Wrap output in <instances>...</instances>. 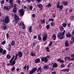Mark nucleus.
Returning a JSON list of instances; mask_svg holds the SVG:
<instances>
[{
	"label": "nucleus",
	"instance_id": "nucleus-48",
	"mask_svg": "<svg viewBox=\"0 0 74 74\" xmlns=\"http://www.w3.org/2000/svg\"><path fill=\"white\" fill-rule=\"evenodd\" d=\"M17 2L18 3H21V1H20V0H17Z\"/></svg>",
	"mask_w": 74,
	"mask_h": 74
},
{
	"label": "nucleus",
	"instance_id": "nucleus-59",
	"mask_svg": "<svg viewBox=\"0 0 74 74\" xmlns=\"http://www.w3.org/2000/svg\"><path fill=\"white\" fill-rule=\"evenodd\" d=\"M71 57H72V58H73V57H74V54H71Z\"/></svg>",
	"mask_w": 74,
	"mask_h": 74
},
{
	"label": "nucleus",
	"instance_id": "nucleus-39",
	"mask_svg": "<svg viewBox=\"0 0 74 74\" xmlns=\"http://www.w3.org/2000/svg\"><path fill=\"white\" fill-rule=\"evenodd\" d=\"M12 23H14V24H15V23H16V20L15 21V20H14L12 22Z\"/></svg>",
	"mask_w": 74,
	"mask_h": 74
},
{
	"label": "nucleus",
	"instance_id": "nucleus-42",
	"mask_svg": "<svg viewBox=\"0 0 74 74\" xmlns=\"http://www.w3.org/2000/svg\"><path fill=\"white\" fill-rule=\"evenodd\" d=\"M49 26H50L49 25H48L46 26V27L47 30H48V29H49Z\"/></svg>",
	"mask_w": 74,
	"mask_h": 74
},
{
	"label": "nucleus",
	"instance_id": "nucleus-47",
	"mask_svg": "<svg viewBox=\"0 0 74 74\" xmlns=\"http://www.w3.org/2000/svg\"><path fill=\"white\" fill-rule=\"evenodd\" d=\"M52 21V22H53V19L52 18H50L49 20V21Z\"/></svg>",
	"mask_w": 74,
	"mask_h": 74
},
{
	"label": "nucleus",
	"instance_id": "nucleus-8",
	"mask_svg": "<svg viewBox=\"0 0 74 74\" xmlns=\"http://www.w3.org/2000/svg\"><path fill=\"white\" fill-rule=\"evenodd\" d=\"M4 8V10H6V11H9L11 8V6H6V7L5 6Z\"/></svg>",
	"mask_w": 74,
	"mask_h": 74
},
{
	"label": "nucleus",
	"instance_id": "nucleus-22",
	"mask_svg": "<svg viewBox=\"0 0 74 74\" xmlns=\"http://www.w3.org/2000/svg\"><path fill=\"white\" fill-rule=\"evenodd\" d=\"M15 64V60H14L12 62V63L10 64V65L11 66H13Z\"/></svg>",
	"mask_w": 74,
	"mask_h": 74
},
{
	"label": "nucleus",
	"instance_id": "nucleus-44",
	"mask_svg": "<svg viewBox=\"0 0 74 74\" xmlns=\"http://www.w3.org/2000/svg\"><path fill=\"white\" fill-rule=\"evenodd\" d=\"M15 67H14V66L13 67V68H12V71H14V70H15Z\"/></svg>",
	"mask_w": 74,
	"mask_h": 74
},
{
	"label": "nucleus",
	"instance_id": "nucleus-60",
	"mask_svg": "<svg viewBox=\"0 0 74 74\" xmlns=\"http://www.w3.org/2000/svg\"><path fill=\"white\" fill-rule=\"evenodd\" d=\"M71 45H73V41H71Z\"/></svg>",
	"mask_w": 74,
	"mask_h": 74
},
{
	"label": "nucleus",
	"instance_id": "nucleus-27",
	"mask_svg": "<svg viewBox=\"0 0 74 74\" xmlns=\"http://www.w3.org/2000/svg\"><path fill=\"white\" fill-rule=\"evenodd\" d=\"M13 12H14V13H15V12H16V8H13Z\"/></svg>",
	"mask_w": 74,
	"mask_h": 74
},
{
	"label": "nucleus",
	"instance_id": "nucleus-46",
	"mask_svg": "<svg viewBox=\"0 0 74 74\" xmlns=\"http://www.w3.org/2000/svg\"><path fill=\"white\" fill-rule=\"evenodd\" d=\"M16 15V14H15V13H13L12 14V16H14Z\"/></svg>",
	"mask_w": 74,
	"mask_h": 74
},
{
	"label": "nucleus",
	"instance_id": "nucleus-23",
	"mask_svg": "<svg viewBox=\"0 0 74 74\" xmlns=\"http://www.w3.org/2000/svg\"><path fill=\"white\" fill-rule=\"evenodd\" d=\"M6 58L7 59H11V56L9 54H8L7 55Z\"/></svg>",
	"mask_w": 74,
	"mask_h": 74
},
{
	"label": "nucleus",
	"instance_id": "nucleus-9",
	"mask_svg": "<svg viewBox=\"0 0 74 74\" xmlns=\"http://www.w3.org/2000/svg\"><path fill=\"white\" fill-rule=\"evenodd\" d=\"M48 68H49V66L48 65H45L43 67V69L44 70H47Z\"/></svg>",
	"mask_w": 74,
	"mask_h": 74
},
{
	"label": "nucleus",
	"instance_id": "nucleus-50",
	"mask_svg": "<svg viewBox=\"0 0 74 74\" xmlns=\"http://www.w3.org/2000/svg\"><path fill=\"white\" fill-rule=\"evenodd\" d=\"M70 25H71V23H70L68 24V27H70Z\"/></svg>",
	"mask_w": 74,
	"mask_h": 74
},
{
	"label": "nucleus",
	"instance_id": "nucleus-5",
	"mask_svg": "<svg viewBox=\"0 0 74 74\" xmlns=\"http://www.w3.org/2000/svg\"><path fill=\"white\" fill-rule=\"evenodd\" d=\"M41 60L42 62H45V63L48 62V58L47 57H45V58L42 57L41 58Z\"/></svg>",
	"mask_w": 74,
	"mask_h": 74
},
{
	"label": "nucleus",
	"instance_id": "nucleus-34",
	"mask_svg": "<svg viewBox=\"0 0 74 74\" xmlns=\"http://www.w3.org/2000/svg\"><path fill=\"white\" fill-rule=\"evenodd\" d=\"M6 52H7V51H6V50H4L3 52V54L4 55V54H5Z\"/></svg>",
	"mask_w": 74,
	"mask_h": 74
},
{
	"label": "nucleus",
	"instance_id": "nucleus-17",
	"mask_svg": "<svg viewBox=\"0 0 74 74\" xmlns=\"http://www.w3.org/2000/svg\"><path fill=\"white\" fill-rule=\"evenodd\" d=\"M38 7H39L40 8H42L43 6L41 4H39L37 5Z\"/></svg>",
	"mask_w": 74,
	"mask_h": 74
},
{
	"label": "nucleus",
	"instance_id": "nucleus-25",
	"mask_svg": "<svg viewBox=\"0 0 74 74\" xmlns=\"http://www.w3.org/2000/svg\"><path fill=\"white\" fill-rule=\"evenodd\" d=\"M14 44H15V41H12L11 43V45L12 46H13V45H14Z\"/></svg>",
	"mask_w": 74,
	"mask_h": 74
},
{
	"label": "nucleus",
	"instance_id": "nucleus-51",
	"mask_svg": "<svg viewBox=\"0 0 74 74\" xmlns=\"http://www.w3.org/2000/svg\"><path fill=\"white\" fill-rule=\"evenodd\" d=\"M3 27V29L4 30H5V29H6V28H7V26H4Z\"/></svg>",
	"mask_w": 74,
	"mask_h": 74
},
{
	"label": "nucleus",
	"instance_id": "nucleus-30",
	"mask_svg": "<svg viewBox=\"0 0 74 74\" xmlns=\"http://www.w3.org/2000/svg\"><path fill=\"white\" fill-rule=\"evenodd\" d=\"M32 1V2H33V1H35V0H27V2H28V3H30V1Z\"/></svg>",
	"mask_w": 74,
	"mask_h": 74
},
{
	"label": "nucleus",
	"instance_id": "nucleus-33",
	"mask_svg": "<svg viewBox=\"0 0 74 74\" xmlns=\"http://www.w3.org/2000/svg\"><path fill=\"white\" fill-rule=\"evenodd\" d=\"M18 54H16L15 58H14V60H16V59H17V58H18Z\"/></svg>",
	"mask_w": 74,
	"mask_h": 74
},
{
	"label": "nucleus",
	"instance_id": "nucleus-49",
	"mask_svg": "<svg viewBox=\"0 0 74 74\" xmlns=\"http://www.w3.org/2000/svg\"><path fill=\"white\" fill-rule=\"evenodd\" d=\"M52 16L53 17V18H55V16H56V14H53L52 15Z\"/></svg>",
	"mask_w": 74,
	"mask_h": 74
},
{
	"label": "nucleus",
	"instance_id": "nucleus-54",
	"mask_svg": "<svg viewBox=\"0 0 74 74\" xmlns=\"http://www.w3.org/2000/svg\"><path fill=\"white\" fill-rule=\"evenodd\" d=\"M32 8H33V7H32V6H30V7L29 8L30 10H32Z\"/></svg>",
	"mask_w": 74,
	"mask_h": 74
},
{
	"label": "nucleus",
	"instance_id": "nucleus-20",
	"mask_svg": "<svg viewBox=\"0 0 74 74\" xmlns=\"http://www.w3.org/2000/svg\"><path fill=\"white\" fill-rule=\"evenodd\" d=\"M62 4H64V5H67V4H68V3L67 2H63L62 3Z\"/></svg>",
	"mask_w": 74,
	"mask_h": 74
},
{
	"label": "nucleus",
	"instance_id": "nucleus-40",
	"mask_svg": "<svg viewBox=\"0 0 74 74\" xmlns=\"http://www.w3.org/2000/svg\"><path fill=\"white\" fill-rule=\"evenodd\" d=\"M49 47H47L46 48V51H47V52H49Z\"/></svg>",
	"mask_w": 74,
	"mask_h": 74
},
{
	"label": "nucleus",
	"instance_id": "nucleus-12",
	"mask_svg": "<svg viewBox=\"0 0 74 74\" xmlns=\"http://www.w3.org/2000/svg\"><path fill=\"white\" fill-rule=\"evenodd\" d=\"M73 35H70V34L68 33L66 34V37L67 38H69V37H73Z\"/></svg>",
	"mask_w": 74,
	"mask_h": 74
},
{
	"label": "nucleus",
	"instance_id": "nucleus-4",
	"mask_svg": "<svg viewBox=\"0 0 74 74\" xmlns=\"http://www.w3.org/2000/svg\"><path fill=\"white\" fill-rule=\"evenodd\" d=\"M37 71V68H33L31 71L29 72V74H33V73H34L35 71Z\"/></svg>",
	"mask_w": 74,
	"mask_h": 74
},
{
	"label": "nucleus",
	"instance_id": "nucleus-13",
	"mask_svg": "<svg viewBox=\"0 0 74 74\" xmlns=\"http://www.w3.org/2000/svg\"><path fill=\"white\" fill-rule=\"evenodd\" d=\"M52 38L54 40H55L56 39V34H54L52 36Z\"/></svg>",
	"mask_w": 74,
	"mask_h": 74
},
{
	"label": "nucleus",
	"instance_id": "nucleus-18",
	"mask_svg": "<svg viewBox=\"0 0 74 74\" xmlns=\"http://www.w3.org/2000/svg\"><path fill=\"white\" fill-rule=\"evenodd\" d=\"M15 58V55L13 56L12 58L11 59V60H10V63H11L12 62V60H14V59Z\"/></svg>",
	"mask_w": 74,
	"mask_h": 74
},
{
	"label": "nucleus",
	"instance_id": "nucleus-6",
	"mask_svg": "<svg viewBox=\"0 0 74 74\" xmlns=\"http://www.w3.org/2000/svg\"><path fill=\"white\" fill-rule=\"evenodd\" d=\"M14 18L15 19L16 21V23H18L19 19V16L17 15H16V16H14Z\"/></svg>",
	"mask_w": 74,
	"mask_h": 74
},
{
	"label": "nucleus",
	"instance_id": "nucleus-35",
	"mask_svg": "<svg viewBox=\"0 0 74 74\" xmlns=\"http://www.w3.org/2000/svg\"><path fill=\"white\" fill-rule=\"evenodd\" d=\"M60 30L61 32H62V31L64 30V28L63 27H61L60 28Z\"/></svg>",
	"mask_w": 74,
	"mask_h": 74
},
{
	"label": "nucleus",
	"instance_id": "nucleus-10",
	"mask_svg": "<svg viewBox=\"0 0 74 74\" xmlns=\"http://www.w3.org/2000/svg\"><path fill=\"white\" fill-rule=\"evenodd\" d=\"M24 11V9H21L19 10V12L21 15L22 16H23V14L24 13V12H23V11Z\"/></svg>",
	"mask_w": 74,
	"mask_h": 74
},
{
	"label": "nucleus",
	"instance_id": "nucleus-45",
	"mask_svg": "<svg viewBox=\"0 0 74 74\" xmlns=\"http://www.w3.org/2000/svg\"><path fill=\"white\" fill-rule=\"evenodd\" d=\"M3 49L2 48L0 49V53H1L2 52H3Z\"/></svg>",
	"mask_w": 74,
	"mask_h": 74
},
{
	"label": "nucleus",
	"instance_id": "nucleus-58",
	"mask_svg": "<svg viewBox=\"0 0 74 74\" xmlns=\"http://www.w3.org/2000/svg\"><path fill=\"white\" fill-rule=\"evenodd\" d=\"M16 5L15 4L14 5V8H16Z\"/></svg>",
	"mask_w": 74,
	"mask_h": 74
},
{
	"label": "nucleus",
	"instance_id": "nucleus-41",
	"mask_svg": "<svg viewBox=\"0 0 74 74\" xmlns=\"http://www.w3.org/2000/svg\"><path fill=\"white\" fill-rule=\"evenodd\" d=\"M13 1V0H10L9 2L11 4H12V1Z\"/></svg>",
	"mask_w": 74,
	"mask_h": 74
},
{
	"label": "nucleus",
	"instance_id": "nucleus-62",
	"mask_svg": "<svg viewBox=\"0 0 74 74\" xmlns=\"http://www.w3.org/2000/svg\"><path fill=\"white\" fill-rule=\"evenodd\" d=\"M66 51H69V48H66Z\"/></svg>",
	"mask_w": 74,
	"mask_h": 74
},
{
	"label": "nucleus",
	"instance_id": "nucleus-56",
	"mask_svg": "<svg viewBox=\"0 0 74 74\" xmlns=\"http://www.w3.org/2000/svg\"><path fill=\"white\" fill-rule=\"evenodd\" d=\"M35 16H36V15H35V14H33L32 15V16L33 18H34V17H35Z\"/></svg>",
	"mask_w": 74,
	"mask_h": 74
},
{
	"label": "nucleus",
	"instance_id": "nucleus-29",
	"mask_svg": "<svg viewBox=\"0 0 74 74\" xmlns=\"http://www.w3.org/2000/svg\"><path fill=\"white\" fill-rule=\"evenodd\" d=\"M46 7H48V8L51 7V4L50 3H49L48 4V5H46Z\"/></svg>",
	"mask_w": 74,
	"mask_h": 74
},
{
	"label": "nucleus",
	"instance_id": "nucleus-43",
	"mask_svg": "<svg viewBox=\"0 0 74 74\" xmlns=\"http://www.w3.org/2000/svg\"><path fill=\"white\" fill-rule=\"evenodd\" d=\"M1 4H4V1L2 0L1 1Z\"/></svg>",
	"mask_w": 74,
	"mask_h": 74
},
{
	"label": "nucleus",
	"instance_id": "nucleus-7",
	"mask_svg": "<svg viewBox=\"0 0 74 74\" xmlns=\"http://www.w3.org/2000/svg\"><path fill=\"white\" fill-rule=\"evenodd\" d=\"M47 37H48L47 34H45L42 38L43 41H45L47 40Z\"/></svg>",
	"mask_w": 74,
	"mask_h": 74
},
{
	"label": "nucleus",
	"instance_id": "nucleus-52",
	"mask_svg": "<svg viewBox=\"0 0 74 74\" xmlns=\"http://www.w3.org/2000/svg\"><path fill=\"white\" fill-rule=\"evenodd\" d=\"M64 62V61H63V60H61L60 62H59L60 63H63V62Z\"/></svg>",
	"mask_w": 74,
	"mask_h": 74
},
{
	"label": "nucleus",
	"instance_id": "nucleus-21",
	"mask_svg": "<svg viewBox=\"0 0 74 74\" xmlns=\"http://www.w3.org/2000/svg\"><path fill=\"white\" fill-rule=\"evenodd\" d=\"M31 55L32 56H36V54L34 53L33 52H31Z\"/></svg>",
	"mask_w": 74,
	"mask_h": 74
},
{
	"label": "nucleus",
	"instance_id": "nucleus-2",
	"mask_svg": "<svg viewBox=\"0 0 74 74\" xmlns=\"http://www.w3.org/2000/svg\"><path fill=\"white\" fill-rule=\"evenodd\" d=\"M5 23H8L10 22V17L8 16H5L4 18Z\"/></svg>",
	"mask_w": 74,
	"mask_h": 74
},
{
	"label": "nucleus",
	"instance_id": "nucleus-38",
	"mask_svg": "<svg viewBox=\"0 0 74 74\" xmlns=\"http://www.w3.org/2000/svg\"><path fill=\"white\" fill-rule=\"evenodd\" d=\"M5 40H4L3 42H2L1 43V44H3V45H4L5 44Z\"/></svg>",
	"mask_w": 74,
	"mask_h": 74
},
{
	"label": "nucleus",
	"instance_id": "nucleus-14",
	"mask_svg": "<svg viewBox=\"0 0 74 74\" xmlns=\"http://www.w3.org/2000/svg\"><path fill=\"white\" fill-rule=\"evenodd\" d=\"M18 55H19V57L20 58H21V57H22L23 56L22 53L21 51L18 52Z\"/></svg>",
	"mask_w": 74,
	"mask_h": 74
},
{
	"label": "nucleus",
	"instance_id": "nucleus-57",
	"mask_svg": "<svg viewBox=\"0 0 74 74\" xmlns=\"http://www.w3.org/2000/svg\"><path fill=\"white\" fill-rule=\"evenodd\" d=\"M34 39H36V38H37V36H34Z\"/></svg>",
	"mask_w": 74,
	"mask_h": 74
},
{
	"label": "nucleus",
	"instance_id": "nucleus-32",
	"mask_svg": "<svg viewBox=\"0 0 74 74\" xmlns=\"http://www.w3.org/2000/svg\"><path fill=\"white\" fill-rule=\"evenodd\" d=\"M40 21L41 22L42 24V23H45V19H44L42 20H40Z\"/></svg>",
	"mask_w": 74,
	"mask_h": 74
},
{
	"label": "nucleus",
	"instance_id": "nucleus-15",
	"mask_svg": "<svg viewBox=\"0 0 74 74\" xmlns=\"http://www.w3.org/2000/svg\"><path fill=\"white\" fill-rule=\"evenodd\" d=\"M40 62V60L39 58H38L37 59H36L35 60V63H38Z\"/></svg>",
	"mask_w": 74,
	"mask_h": 74
},
{
	"label": "nucleus",
	"instance_id": "nucleus-26",
	"mask_svg": "<svg viewBox=\"0 0 74 74\" xmlns=\"http://www.w3.org/2000/svg\"><path fill=\"white\" fill-rule=\"evenodd\" d=\"M38 39L39 40H41V37L40 36V35L38 34Z\"/></svg>",
	"mask_w": 74,
	"mask_h": 74
},
{
	"label": "nucleus",
	"instance_id": "nucleus-19",
	"mask_svg": "<svg viewBox=\"0 0 74 74\" xmlns=\"http://www.w3.org/2000/svg\"><path fill=\"white\" fill-rule=\"evenodd\" d=\"M65 45L66 47H69V44H68V41L66 40L65 42Z\"/></svg>",
	"mask_w": 74,
	"mask_h": 74
},
{
	"label": "nucleus",
	"instance_id": "nucleus-36",
	"mask_svg": "<svg viewBox=\"0 0 74 74\" xmlns=\"http://www.w3.org/2000/svg\"><path fill=\"white\" fill-rule=\"evenodd\" d=\"M52 42H50V44L48 45L49 47H51V45H52Z\"/></svg>",
	"mask_w": 74,
	"mask_h": 74
},
{
	"label": "nucleus",
	"instance_id": "nucleus-3",
	"mask_svg": "<svg viewBox=\"0 0 74 74\" xmlns=\"http://www.w3.org/2000/svg\"><path fill=\"white\" fill-rule=\"evenodd\" d=\"M58 4L57 5V8H60L59 11H62L63 10V5H61L60 7H59V4H60V3L59 2H58Z\"/></svg>",
	"mask_w": 74,
	"mask_h": 74
},
{
	"label": "nucleus",
	"instance_id": "nucleus-61",
	"mask_svg": "<svg viewBox=\"0 0 74 74\" xmlns=\"http://www.w3.org/2000/svg\"><path fill=\"white\" fill-rule=\"evenodd\" d=\"M71 39L72 40H73V42H74V37L71 38Z\"/></svg>",
	"mask_w": 74,
	"mask_h": 74
},
{
	"label": "nucleus",
	"instance_id": "nucleus-63",
	"mask_svg": "<svg viewBox=\"0 0 74 74\" xmlns=\"http://www.w3.org/2000/svg\"><path fill=\"white\" fill-rule=\"evenodd\" d=\"M67 56H66L64 58V59L65 60H67Z\"/></svg>",
	"mask_w": 74,
	"mask_h": 74
},
{
	"label": "nucleus",
	"instance_id": "nucleus-24",
	"mask_svg": "<svg viewBox=\"0 0 74 74\" xmlns=\"http://www.w3.org/2000/svg\"><path fill=\"white\" fill-rule=\"evenodd\" d=\"M41 69V67H39L38 68V72L39 71V73H41L42 71Z\"/></svg>",
	"mask_w": 74,
	"mask_h": 74
},
{
	"label": "nucleus",
	"instance_id": "nucleus-1",
	"mask_svg": "<svg viewBox=\"0 0 74 74\" xmlns=\"http://www.w3.org/2000/svg\"><path fill=\"white\" fill-rule=\"evenodd\" d=\"M65 30H64L62 33H61L60 32L57 35V37L59 39H61V40L63 39V38H64L63 36H64V34H65Z\"/></svg>",
	"mask_w": 74,
	"mask_h": 74
},
{
	"label": "nucleus",
	"instance_id": "nucleus-37",
	"mask_svg": "<svg viewBox=\"0 0 74 74\" xmlns=\"http://www.w3.org/2000/svg\"><path fill=\"white\" fill-rule=\"evenodd\" d=\"M54 25H55V24H54V23H53V22H52L51 23V26H54Z\"/></svg>",
	"mask_w": 74,
	"mask_h": 74
},
{
	"label": "nucleus",
	"instance_id": "nucleus-31",
	"mask_svg": "<svg viewBox=\"0 0 74 74\" xmlns=\"http://www.w3.org/2000/svg\"><path fill=\"white\" fill-rule=\"evenodd\" d=\"M62 25L64 27H66V23H64L62 24Z\"/></svg>",
	"mask_w": 74,
	"mask_h": 74
},
{
	"label": "nucleus",
	"instance_id": "nucleus-11",
	"mask_svg": "<svg viewBox=\"0 0 74 74\" xmlns=\"http://www.w3.org/2000/svg\"><path fill=\"white\" fill-rule=\"evenodd\" d=\"M19 26H21L22 27H23V29H25V25H24V23H23V22H22V23H20L19 24Z\"/></svg>",
	"mask_w": 74,
	"mask_h": 74
},
{
	"label": "nucleus",
	"instance_id": "nucleus-55",
	"mask_svg": "<svg viewBox=\"0 0 74 74\" xmlns=\"http://www.w3.org/2000/svg\"><path fill=\"white\" fill-rule=\"evenodd\" d=\"M61 67L62 68H63L64 67V64H62L61 65Z\"/></svg>",
	"mask_w": 74,
	"mask_h": 74
},
{
	"label": "nucleus",
	"instance_id": "nucleus-64",
	"mask_svg": "<svg viewBox=\"0 0 74 74\" xmlns=\"http://www.w3.org/2000/svg\"><path fill=\"white\" fill-rule=\"evenodd\" d=\"M26 67H27V66H25V67H24V69H25V70H26Z\"/></svg>",
	"mask_w": 74,
	"mask_h": 74
},
{
	"label": "nucleus",
	"instance_id": "nucleus-16",
	"mask_svg": "<svg viewBox=\"0 0 74 74\" xmlns=\"http://www.w3.org/2000/svg\"><path fill=\"white\" fill-rule=\"evenodd\" d=\"M58 67V64L56 63H54L53 66V68H56Z\"/></svg>",
	"mask_w": 74,
	"mask_h": 74
},
{
	"label": "nucleus",
	"instance_id": "nucleus-28",
	"mask_svg": "<svg viewBox=\"0 0 74 74\" xmlns=\"http://www.w3.org/2000/svg\"><path fill=\"white\" fill-rule=\"evenodd\" d=\"M32 27L31 26H30L29 28V32L30 33H31V32H32Z\"/></svg>",
	"mask_w": 74,
	"mask_h": 74
},
{
	"label": "nucleus",
	"instance_id": "nucleus-53",
	"mask_svg": "<svg viewBox=\"0 0 74 74\" xmlns=\"http://www.w3.org/2000/svg\"><path fill=\"white\" fill-rule=\"evenodd\" d=\"M6 35H7V38H8H8H9V35L7 33L6 34Z\"/></svg>",
	"mask_w": 74,
	"mask_h": 74
}]
</instances>
